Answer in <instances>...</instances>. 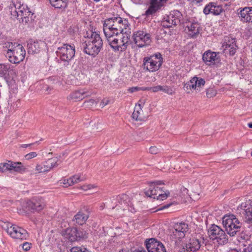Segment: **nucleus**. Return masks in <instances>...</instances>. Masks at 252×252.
<instances>
[{
	"label": "nucleus",
	"mask_w": 252,
	"mask_h": 252,
	"mask_svg": "<svg viewBox=\"0 0 252 252\" xmlns=\"http://www.w3.org/2000/svg\"><path fill=\"white\" fill-rule=\"evenodd\" d=\"M129 26V24L126 19L113 15L105 20L103 32L105 35H118L122 33Z\"/></svg>",
	"instance_id": "f257e3e1"
},
{
	"label": "nucleus",
	"mask_w": 252,
	"mask_h": 252,
	"mask_svg": "<svg viewBox=\"0 0 252 252\" xmlns=\"http://www.w3.org/2000/svg\"><path fill=\"white\" fill-rule=\"evenodd\" d=\"M90 32L87 33V39L82 44V47L85 53L95 57L100 52L103 41L97 32L92 31Z\"/></svg>",
	"instance_id": "f03ea898"
},
{
	"label": "nucleus",
	"mask_w": 252,
	"mask_h": 252,
	"mask_svg": "<svg viewBox=\"0 0 252 252\" xmlns=\"http://www.w3.org/2000/svg\"><path fill=\"white\" fill-rule=\"evenodd\" d=\"M4 47L7 49L6 57L11 63H18L24 59L26 51L21 44L7 42L4 44Z\"/></svg>",
	"instance_id": "7ed1b4c3"
},
{
	"label": "nucleus",
	"mask_w": 252,
	"mask_h": 252,
	"mask_svg": "<svg viewBox=\"0 0 252 252\" xmlns=\"http://www.w3.org/2000/svg\"><path fill=\"white\" fill-rule=\"evenodd\" d=\"M125 33L126 35L123 34V37H121L120 39L117 37L118 35H105L109 45L115 51L123 52L126 49L129 38L127 31H126Z\"/></svg>",
	"instance_id": "20e7f679"
},
{
	"label": "nucleus",
	"mask_w": 252,
	"mask_h": 252,
	"mask_svg": "<svg viewBox=\"0 0 252 252\" xmlns=\"http://www.w3.org/2000/svg\"><path fill=\"white\" fill-rule=\"evenodd\" d=\"M162 63V55L159 53H157L143 58V68L149 72H154L159 69Z\"/></svg>",
	"instance_id": "39448f33"
},
{
	"label": "nucleus",
	"mask_w": 252,
	"mask_h": 252,
	"mask_svg": "<svg viewBox=\"0 0 252 252\" xmlns=\"http://www.w3.org/2000/svg\"><path fill=\"white\" fill-rule=\"evenodd\" d=\"M222 224L230 236H234L240 230L242 224L234 215H225L222 218Z\"/></svg>",
	"instance_id": "423d86ee"
},
{
	"label": "nucleus",
	"mask_w": 252,
	"mask_h": 252,
	"mask_svg": "<svg viewBox=\"0 0 252 252\" xmlns=\"http://www.w3.org/2000/svg\"><path fill=\"white\" fill-rule=\"evenodd\" d=\"M164 183L161 181H157L149 183V188L145 191L146 195L152 197L154 199L157 198L158 200H163L168 196L166 193H163L162 190L160 188L158 187V185H163Z\"/></svg>",
	"instance_id": "0eeeda50"
},
{
	"label": "nucleus",
	"mask_w": 252,
	"mask_h": 252,
	"mask_svg": "<svg viewBox=\"0 0 252 252\" xmlns=\"http://www.w3.org/2000/svg\"><path fill=\"white\" fill-rule=\"evenodd\" d=\"M208 234L210 239L219 245H224L228 242L227 235L217 225H212L208 230Z\"/></svg>",
	"instance_id": "6e6552de"
},
{
	"label": "nucleus",
	"mask_w": 252,
	"mask_h": 252,
	"mask_svg": "<svg viewBox=\"0 0 252 252\" xmlns=\"http://www.w3.org/2000/svg\"><path fill=\"white\" fill-rule=\"evenodd\" d=\"M133 41L138 48L146 47L152 41L151 35L143 31H137L133 33Z\"/></svg>",
	"instance_id": "1a4fd4ad"
},
{
	"label": "nucleus",
	"mask_w": 252,
	"mask_h": 252,
	"mask_svg": "<svg viewBox=\"0 0 252 252\" xmlns=\"http://www.w3.org/2000/svg\"><path fill=\"white\" fill-rule=\"evenodd\" d=\"M75 52V47L67 44H64L62 47H59L57 51L61 60L67 63L74 57Z\"/></svg>",
	"instance_id": "9d476101"
},
{
	"label": "nucleus",
	"mask_w": 252,
	"mask_h": 252,
	"mask_svg": "<svg viewBox=\"0 0 252 252\" xmlns=\"http://www.w3.org/2000/svg\"><path fill=\"white\" fill-rule=\"evenodd\" d=\"M188 225L184 222H177L174 225L172 233L170 234L173 240L180 241L185 236L188 230Z\"/></svg>",
	"instance_id": "9b49d317"
},
{
	"label": "nucleus",
	"mask_w": 252,
	"mask_h": 252,
	"mask_svg": "<svg viewBox=\"0 0 252 252\" xmlns=\"http://www.w3.org/2000/svg\"><path fill=\"white\" fill-rule=\"evenodd\" d=\"M182 14L179 11H174L169 15L164 17L161 21V26L165 28H169L176 26L180 22Z\"/></svg>",
	"instance_id": "f8f14e48"
},
{
	"label": "nucleus",
	"mask_w": 252,
	"mask_h": 252,
	"mask_svg": "<svg viewBox=\"0 0 252 252\" xmlns=\"http://www.w3.org/2000/svg\"><path fill=\"white\" fill-rule=\"evenodd\" d=\"M17 11H10L11 15L14 18H16L20 22L27 23L29 21V16L31 11L26 5L17 8Z\"/></svg>",
	"instance_id": "ddd939ff"
},
{
	"label": "nucleus",
	"mask_w": 252,
	"mask_h": 252,
	"mask_svg": "<svg viewBox=\"0 0 252 252\" xmlns=\"http://www.w3.org/2000/svg\"><path fill=\"white\" fill-rule=\"evenodd\" d=\"M167 0H149V6L144 15L147 17L155 14L160 10Z\"/></svg>",
	"instance_id": "4468645a"
},
{
	"label": "nucleus",
	"mask_w": 252,
	"mask_h": 252,
	"mask_svg": "<svg viewBox=\"0 0 252 252\" xmlns=\"http://www.w3.org/2000/svg\"><path fill=\"white\" fill-rule=\"evenodd\" d=\"M7 232L11 237L14 239L24 240L28 237V233L26 230L14 225L8 227Z\"/></svg>",
	"instance_id": "2eb2a0df"
},
{
	"label": "nucleus",
	"mask_w": 252,
	"mask_h": 252,
	"mask_svg": "<svg viewBox=\"0 0 252 252\" xmlns=\"http://www.w3.org/2000/svg\"><path fill=\"white\" fill-rule=\"evenodd\" d=\"M145 244L148 252H166L162 243L154 238L146 240Z\"/></svg>",
	"instance_id": "dca6fc26"
},
{
	"label": "nucleus",
	"mask_w": 252,
	"mask_h": 252,
	"mask_svg": "<svg viewBox=\"0 0 252 252\" xmlns=\"http://www.w3.org/2000/svg\"><path fill=\"white\" fill-rule=\"evenodd\" d=\"M205 84V81L204 79L194 76L184 85V88L187 90L193 89L199 91Z\"/></svg>",
	"instance_id": "f3484780"
},
{
	"label": "nucleus",
	"mask_w": 252,
	"mask_h": 252,
	"mask_svg": "<svg viewBox=\"0 0 252 252\" xmlns=\"http://www.w3.org/2000/svg\"><path fill=\"white\" fill-rule=\"evenodd\" d=\"M222 48L225 53H229L230 55L233 56L235 54L238 48L234 38L230 37H226L224 42L223 43Z\"/></svg>",
	"instance_id": "a211bd4d"
},
{
	"label": "nucleus",
	"mask_w": 252,
	"mask_h": 252,
	"mask_svg": "<svg viewBox=\"0 0 252 252\" xmlns=\"http://www.w3.org/2000/svg\"><path fill=\"white\" fill-rule=\"evenodd\" d=\"M240 207L244 211L245 221L249 223H252V200L242 203Z\"/></svg>",
	"instance_id": "6ab92c4d"
},
{
	"label": "nucleus",
	"mask_w": 252,
	"mask_h": 252,
	"mask_svg": "<svg viewBox=\"0 0 252 252\" xmlns=\"http://www.w3.org/2000/svg\"><path fill=\"white\" fill-rule=\"evenodd\" d=\"M45 46V43L42 41L30 40L28 44V52L29 54H37Z\"/></svg>",
	"instance_id": "aec40b11"
},
{
	"label": "nucleus",
	"mask_w": 252,
	"mask_h": 252,
	"mask_svg": "<svg viewBox=\"0 0 252 252\" xmlns=\"http://www.w3.org/2000/svg\"><path fill=\"white\" fill-rule=\"evenodd\" d=\"M201 247L199 239L193 237L189 239V242L183 248L186 252H196Z\"/></svg>",
	"instance_id": "412c9836"
},
{
	"label": "nucleus",
	"mask_w": 252,
	"mask_h": 252,
	"mask_svg": "<svg viewBox=\"0 0 252 252\" xmlns=\"http://www.w3.org/2000/svg\"><path fill=\"white\" fill-rule=\"evenodd\" d=\"M91 95V93L86 89L76 90L71 93L67 98L74 101H79L82 100L86 97Z\"/></svg>",
	"instance_id": "4be33fe9"
},
{
	"label": "nucleus",
	"mask_w": 252,
	"mask_h": 252,
	"mask_svg": "<svg viewBox=\"0 0 252 252\" xmlns=\"http://www.w3.org/2000/svg\"><path fill=\"white\" fill-rule=\"evenodd\" d=\"M223 11L221 5H218L216 3L210 2L206 5L203 10L205 14H209L210 13L214 15H219Z\"/></svg>",
	"instance_id": "5701e85b"
},
{
	"label": "nucleus",
	"mask_w": 252,
	"mask_h": 252,
	"mask_svg": "<svg viewBox=\"0 0 252 252\" xmlns=\"http://www.w3.org/2000/svg\"><path fill=\"white\" fill-rule=\"evenodd\" d=\"M64 235L65 237L71 242L75 241L77 240L78 238L83 237V235L80 234L76 228H67L65 231Z\"/></svg>",
	"instance_id": "b1692460"
},
{
	"label": "nucleus",
	"mask_w": 252,
	"mask_h": 252,
	"mask_svg": "<svg viewBox=\"0 0 252 252\" xmlns=\"http://www.w3.org/2000/svg\"><path fill=\"white\" fill-rule=\"evenodd\" d=\"M217 59V53L210 51L205 52L202 56L203 62L208 65L215 64Z\"/></svg>",
	"instance_id": "393cba45"
},
{
	"label": "nucleus",
	"mask_w": 252,
	"mask_h": 252,
	"mask_svg": "<svg viewBox=\"0 0 252 252\" xmlns=\"http://www.w3.org/2000/svg\"><path fill=\"white\" fill-rule=\"evenodd\" d=\"M241 20L245 22L252 23V7H246L239 13Z\"/></svg>",
	"instance_id": "a878e982"
},
{
	"label": "nucleus",
	"mask_w": 252,
	"mask_h": 252,
	"mask_svg": "<svg viewBox=\"0 0 252 252\" xmlns=\"http://www.w3.org/2000/svg\"><path fill=\"white\" fill-rule=\"evenodd\" d=\"M45 206L46 204L44 200L40 198H33L29 204V206L31 209L37 212L42 210Z\"/></svg>",
	"instance_id": "bb28decb"
},
{
	"label": "nucleus",
	"mask_w": 252,
	"mask_h": 252,
	"mask_svg": "<svg viewBox=\"0 0 252 252\" xmlns=\"http://www.w3.org/2000/svg\"><path fill=\"white\" fill-rule=\"evenodd\" d=\"M132 117L133 119L137 121L142 122L145 120L146 117L143 115L141 104H139L135 106L132 114Z\"/></svg>",
	"instance_id": "cd10ccee"
},
{
	"label": "nucleus",
	"mask_w": 252,
	"mask_h": 252,
	"mask_svg": "<svg viewBox=\"0 0 252 252\" xmlns=\"http://www.w3.org/2000/svg\"><path fill=\"white\" fill-rule=\"evenodd\" d=\"M89 216L86 213L79 211L74 216L73 221L78 225H82L86 222Z\"/></svg>",
	"instance_id": "c85d7f7f"
},
{
	"label": "nucleus",
	"mask_w": 252,
	"mask_h": 252,
	"mask_svg": "<svg viewBox=\"0 0 252 252\" xmlns=\"http://www.w3.org/2000/svg\"><path fill=\"white\" fill-rule=\"evenodd\" d=\"M189 34L192 37L196 36L199 32V24L197 22L189 23L187 25Z\"/></svg>",
	"instance_id": "c756f323"
},
{
	"label": "nucleus",
	"mask_w": 252,
	"mask_h": 252,
	"mask_svg": "<svg viewBox=\"0 0 252 252\" xmlns=\"http://www.w3.org/2000/svg\"><path fill=\"white\" fill-rule=\"evenodd\" d=\"M11 166L10 168V172H16L18 173H22L26 171V168L23 165L21 162L11 161Z\"/></svg>",
	"instance_id": "7c9ffc66"
},
{
	"label": "nucleus",
	"mask_w": 252,
	"mask_h": 252,
	"mask_svg": "<svg viewBox=\"0 0 252 252\" xmlns=\"http://www.w3.org/2000/svg\"><path fill=\"white\" fill-rule=\"evenodd\" d=\"M45 162L49 171L53 169L54 168L57 167L60 163V160L57 157H53L49 158Z\"/></svg>",
	"instance_id": "2f4dec72"
},
{
	"label": "nucleus",
	"mask_w": 252,
	"mask_h": 252,
	"mask_svg": "<svg viewBox=\"0 0 252 252\" xmlns=\"http://www.w3.org/2000/svg\"><path fill=\"white\" fill-rule=\"evenodd\" d=\"M50 4L56 8H64L68 3V0H49Z\"/></svg>",
	"instance_id": "473e14b6"
},
{
	"label": "nucleus",
	"mask_w": 252,
	"mask_h": 252,
	"mask_svg": "<svg viewBox=\"0 0 252 252\" xmlns=\"http://www.w3.org/2000/svg\"><path fill=\"white\" fill-rule=\"evenodd\" d=\"M24 5L21 3V0H12V3L9 6V11H17V8H21Z\"/></svg>",
	"instance_id": "72a5a7b5"
},
{
	"label": "nucleus",
	"mask_w": 252,
	"mask_h": 252,
	"mask_svg": "<svg viewBox=\"0 0 252 252\" xmlns=\"http://www.w3.org/2000/svg\"><path fill=\"white\" fill-rule=\"evenodd\" d=\"M46 167L47 166H46L45 162H43L41 163L36 164L35 169L38 173L48 172L49 170Z\"/></svg>",
	"instance_id": "f704fd0d"
},
{
	"label": "nucleus",
	"mask_w": 252,
	"mask_h": 252,
	"mask_svg": "<svg viewBox=\"0 0 252 252\" xmlns=\"http://www.w3.org/2000/svg\"><path fill=\"white\" fill-rule=\"evenodd\" d=\"M11 160H8L6 162H2L0 163V171L2 173L5 172L7 171L10 172V168L11 166Z\"/></svg>",
	"instance_id": "c9c22d12"
},
{
	"label": "nucleus",
	"mask_w": 252,
	"mask_h": 252,
	"mask_svg": "<svg viewBox=\"0 0 252 252\" xmlns=\"http://www.w3.org/2000/svg\"><path fill=\"white\" fill-rule=\"evenodd\" d=\"M117 200L121 204H126L127 203L129 198L126 194H122L118 196Z\"/></svg>",
	"instance_id": "e433bc0d"
},
{
	"label": "nucleus",
	"mask_w": 252,
	"mask_h": 252,
	"mask_svg": "<svg viewBox=\"0 0 252 252\" xmlns=\"http://www.w3.org/2000/svg\"><path fill=\"white\" fill-rule=\"evenodd\" d=\"M206 95L208 98L213 97L217 94V91L213 88H209L206 91Z\"/></svg>",
	"instance_id": "4c0bfd02"
},
{
	"label": "nucleus",
	"mask_w": 252,
	"mask_h": 252,
	"mask_svg": "<svg viewBox=\"0 0 252 252\" xmlns=\"http://www.w3.org/2000/svg\"><path fill=\"white\" fill-rule=\"evenodd\" d=\"M9 68L8 65L0 64V75L5 74Z\"/></svg>",
	"instance_id": "58836bf2"
},
{
	"label": "nucleus",
	"mask_w": 252,
	"mask_h": 252,
	"mask_svg": "<svg viewBox=\"0 0 252 252\" xmlns=\"http://www.w3.org/2000/svg\"><path fill=\"white\" fill-rule=\"evenodd\" d=\"M70 251V252H90L86 248H81L77 247L71 248Z\"/></svg>",
	"instance_id": "ea45409f"
},
{
	"label": "nucleus",
	"mask_w": 252,
	"mask_h": 252,
	"mask_svg": "<svg viewBox=\"0 0 252 252\" xmlns=\"http://www.w3.org/2000/svg\"><path fill=\"white\" fill-rule=\"evenodd\" d=\"M160 91L164 92L169 94H172V89L168 86H162V88L160 90Z\"/></svg>",
	"instance_id": "a19ab883"
},
{
	"label": "nucleus",
	"mask_w": 252,
	"mask_h": 252,
	"mask_svg": "<svg viewBox=\"0 0 252 252\" xmlns=\"http://www.w3.org/2000/svg\"><path fill=\"white\" fill-rule=\"evenodd\" d=\"M95 186L92 184L84 185L81 187V189L84 190H88L95 188Z\"/></svg>",
	"instance_id": "79ce46f5"
},
{
	"label": "nucleus",
	"mask_w": 252,
	"mask_h": 252,
	"mask_svg": "<svg viewBox=\"0 0 252 252\" xmlns=\"http://www.w3.org/2000/svg\"><path fill=\"white\" fill-rule=\"evenodd\" d=\"M71 179H72V181L73 182V185L74 184L78 183L81 181V180L80 179V176L79 175H74L71 177Z\"/></svg>",
	"instance_id": "37998d69"
},
{
	"label": "nucleus",
	"mask_w": 252,
	"mask_h": 252,
	"mask_svg": "<svg viewBox=\"0 0 252 252\" xmlns=\"http://www.w3.org/2000/svg\"><path fill=\"white\" fill-rule=\"evenodd\" d=\"M37 154H36V152H31V153H30L28 154H27L26 156H25V158L26 159H32L33 158H35L37 156Z\"/></svg>",
	"instance_id": "c03bdc74"
},
{
	"label": "nucleus",
	"mask_w": 252,
	"mask_h": 252,
	"mask_svg": "<svg viewBox=\"0 0 252 252\" xmlns=\"http://www.w3.org/2000/svg\"><path fill=\"white\" fill-rule=\"evenodd\" d=\"M162 88V86L158 85L153 87H150V91L156 93L160 91V90Z\"/></svg>",
	"instance_id": "a18cd8bd"
},
{
	"label": "nucleus",
	"mask_w": 252,
	"mask_h": 252,
	"mask_svg": "<svg viewBox=\"0 0 252 252\" xmlns=\"http://www.w3.org/2000/svg\"><path fill=\"white\" fill-rule=\"evenodd\" d=\"M87 104L88 106H92L96 103L95 100L94 99H90L89 100L86 101L84 102Z\"/></svg>",
	"instance_id": "49530a36"
},
{
	"label": "nucleus",
	"mask_w": 252,
	"mask_h": 252,
	"mask_svg": "<svg viewBox=\"0 0 252 252\" xmlns=\"http://www.w3.org/2000/svg\"><path fill=\"white\" fill-rule=\"evenodd\" d=\"M158 149L156 146H152L149 149V152L152 154H156L158 153Z\"/></svg>",
	"instance_id": "de8ad7c7"
},
{
	"label": "nucleus",
	"mask_w": 252,
	"mask_h": 252,
	"mask_svg": "<svg viewBox=\"0 0 252 252\" xmlns=\"http://www.w3.org/2000/svg\"><path fill=\"white\" fill-rule=\"evenodd\" d=\"M31 245V244L29 243L28 242H25L23 244L22 248H23V250H25V251H28L30 249Z\"/></svg>",
	"instance_id": "09e8293b"
},
{
	"label": "nucleus",
	"mask_w": 252,
	"mask_h": 252,
	"mask_svg": "<svg viewBox=\"0 0 252 252\" xmlns=\"http://www.w3.org/2000/svg\"><path fill=\"white\" fill-rule=\"evenodd\" d=\"M243 252H252V243L250 244L247 248H245Z\"/></svg>",
	"instance_id": "8fccbe9b"
},
{
	"label": "nucleus",
	"mask_w": 252,
	"mask_h": 252,
	"mask_svg": "<svg viewBox=\"0 0 252 252\" xmlns=\"http://www.w3.org/2000/svg\"><path fill=\"white\" fill-rule=\"evenodd\" d=\"M65 181H66L67 186H70L73 185V182L72 181V179H71V177L67 179Z\"/></svg>",
	"instance_id": "3c124183"
},
{
	"label": "nucleus",
	"mask_w": 252,
	"mask_h": 252,
	"mask_svg": "<svg viewBox=\"0 0 252 252\" xmlns=\"http://www.w3.org/2000/svg\"><path fill=\"white\" fill-rule=\"evenodd\" d=\"M139 90H140V88H138V87H132V88L129 89V91L131 93H133L134 92L137 91Z\"/></svg>",
	"instance_id": "603ef678"
},
{
	"label": "nucleus",
	"mask_w": 252,
	"mask_h": 252,
	"mask_svg": "<svg viewBox=\"0 0 252 252\" xmlns=\"http://www.w3.org/2000/svg\"><path fill=\"white\" fill-rule=\"evenodd\" d=\"M171 205V204H168L167 205H164L163 206L161 207L160 208L158 209V210H162L163 209H166L168 208Z\"/></svg>",
	"instance_id": "864d4df0"
},
{
	"label": "nucleus",
	"mask_w": 252,
	"mask_h": 252,
	"mask_svg": "<svg viewBox=\"0 0 252 252\" xmlns=\"http://www.w3.org/2000/svg\"><path fill=\"white\" fill-rule=\"evenodd\" d=\"M150 87H142V88H140V90H142V91H150Z\"/></svg>",
	"instance_id": "5fc2aeb1"
},
{
	"label": "nucleus",
	"mask_w": 252,
	"mask_h": 252,
	"mask_svg": "<svg viewBox=\"0 0 252 252\" xmlns=\"http://www.w3.org/2000/svg\"><path fill=\"white\" fill-rule=\"evenodd\" d=\"M108 103V100H106V102H104V100H102V101L101 102V104L102 105V107H104V106H105L106 104H107Z\"/></svg>",
	"instance_id": "6e6d98bb"
},
{
	"label": "nucleus",
	"mask_w": 252,
	"mask_h": 252,
	"mask_svg": "<svg viewBox=\"0 0 252 252\" xmlns=\"http://www.w3.org/2000/svg\"><path fill=\"white\" fill-rule=\"evenodd\" d=\"M32 145V144H23L21 146L23 148H27L31 145Z\"/></svg>",
	"instance_id": "4d7b16f0"
},
{
	"label": "nucleus",
	"mask_w": 252,
	"mask_h": 252,
	"mask_svg": "<svg viewBox=\"0 0 252 252\" xmlns=\"http://www.w3.org/2000/svg\"><path fill=\"white\" fill-rule=\"evenodd\" d=\"M66 179L63 180L62 183L66 187H67L68 186H67L66 181H65Z\"/></svg>",
	"instance_id": "13d9d810"
},
{
	"label": "nucleus",
	"mask_w": 252,
	"mask_h": 252,
	"mask_svg": "<svg viewBox=\"0 0 252 252\" xmlns=\"http://www.w3.org/2000/svg\"><path fill=\"white\" fill-rule=\"evenodd\" d=\"M230 252H240L236 249H233V250H231Z\"/></svg>",
	"instance_id": "bf43d9fd"
},
{
	"label": "nucleus",
	"mask_w": 252,
	"mask_h": 252,
	"mask_svg": "<svg viewBox=\"0 0 252 252\" xmlns=\"http://www.w3.org/2000/svg\"><path fill=\"white\" fill-rule=\"evenodd\" d=\"M248 125V126L250 128H252V123H249Z\"/></svg>",
	"instance_id": "052dcab7"
},
{
	"label": "nucleus",
	"mask_w": 252,
	"mask_h": 252,
	"mask_svg": "<svg viewBox=\"0 0 252 252\" xmlns=\"http://www.w3.org/2000/svg\"><path fill=\"white\" fill-rule=\"evenodd\" d=\"M251 156L252 157V152L251 153Z\"/></svg>",
	"instance_id": "680f3d73"
}]
</instances>
